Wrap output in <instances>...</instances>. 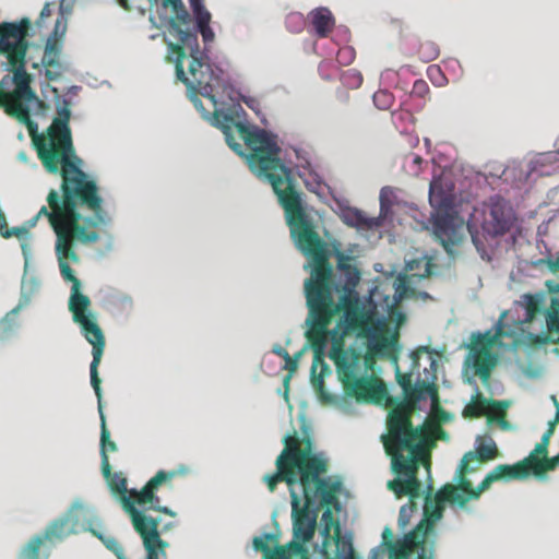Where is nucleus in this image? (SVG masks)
<instances>
[{"label":"nucleus","instance_id":"52","mask_svg":"<svg viewBox=\"0 0 559 559\" xmlns=\"http://www.w3.org/2000/svg\"><path fill=\"white\" fill-rule=\"evenodd\" d=\"M554 269L555 270H559V257L556 259V261L554 262Z\"/></svg>","mask_w":559,"mask_h":559},{"label":"nucleus","instance_id":"21","mask_svg":"<svg viewBox=\"0 0 559 559\" xmlns=\"http://www.w3.org/2000/svg\"><path fill=\"white\" fill-rule=\"evenodd\" d=\"M253 547L263 554L264 559H290L287 545L278 546V537L274 534H264L254 537Z\"/></svg>","mask_w":559,"mask_h":559},{"label":"nucleus","instance_id":"43","mask_svg":"<svg viewBox=\"0 0 559 559\" xmlns=\"http://www.w3.org/2000/svg\"><path fill=\"white\" fill-rule=\"evenodd\" d=\"M437 183L436 182H431L430 183V190H429V199H430V202L433 203V202H438L437 200ZM443 202V200H440L439 203L441 204Z\"/></svg>","mask_w":559,"mask_h":559},{"label":"nucleus","instance_id":"34","mask_svg":"<svg viewBox=\"0 0 559 559\" xmlns=\"http://www.w3.org/2000/svg\"><path fill=\"white\" fill-rule=\"evenodd\" d=\"M419 52L426 58L427 61L435 60L439 56V49L435 44L421 45Z\"/></svg>","mask_w":559,"mask_h":559},{"label":"nucleus","instance_id":"28","mask_svg":"<svg viewBox=\"0 0 559 559\" xmlns=\"http://www.w3.org/2000/svg\"><path fill=\"white\" fill-rule=\"evenodd\" d=\"M476 461L488 462L496 459L499 455L496 442L492 439H489L486 443H480L476 448Z\"/></svg>","mask_w":559,"mask_h":559},{"label":"nucleus","instance_id":"29","mask_svg":"<svg viewBox=\"0 0 559 559\" xmlns=\"http://www.w3.org/2000/svg\"><path fill=\"white\" fill-rule=\"evenodd\" d=\"M31 221H32V218L26 222V226L13 227V228H9L5 223L1 224L0 234L3 238H7V239L11 238V237H16L20 240H24L28 237L29 229L34 227V226L29 225Z\"/></svg>","mask_w":559,"mask_h":559},{"label":"nucleus","instance_id":"12","mask_svg":"<svg viewBox=\"0 0 559 559\" xmlns=\"http://www.w3.org/2000/svg\"><path fill=\"white\" fill-rule=\"evenodd\" d=\"M355 360L350 366L336 361V373L342 382L344 394L354 397L358 403H379L386 394L383 381L376 374H362L354 371Z\"/></svg>","mask_w":559,"mask_h":559},{"label":"nucleus","instance_id":"32","mask_svg":"<svg viewBox=\"0 0 559 559\" xmlns=\"http://www.w3.org/2000/svg\"><path fill=\"white\" fill-rule=\"evenodd\" d=\"M525 298H526V305H525L526 320L531 321L539 312V302L532 295H527Z\"/></svg>","mask_w":559,"mask_h":559},{"label":"nucleus","instance_id":"42","mask_svg":"<svg viewBox=\"0 0 559 559\" xmlns=\"http://www.w3.org/2000/svg\"><path fill=\"white\" fill-rule=\"evenodd\" d=\"M272 352L284 360H288L289 353L281 345H275Z\"/></svg>","mask_w":559,"mask_h":559},{"label":"nucleus","instance_id":"22","mask_svg":"<svg viewBox=\"0 0 559 559\" xmlns=\"http://www.w3.org/2000/svg\"><path fill=\"white\" fill-rule=\"evenodd\" d=\"M308 17L319 38H326L334 29L335 19L332 12L325 7L313 9Z\"/></svg>","mask_w":559,"mask_h":559},{"label":"nucleus","instance_id":"37","mask_svg":"<svg viewBox=\"0 0 559 559\" xmlns=\"http://www.w3.org/2000/svg\"><path fill=\"white\" fill-rule=\"evenodd\" d=\"M354 50L349 47H344V48H341L337 52V60L338 62L341 63H350L352 60L354 59Z\"/></svg>","mask_w":559,"mask_h":559},{"label":"nucleus","instance_id":"5","mask_svg":"<svg viewBox=\"0 0 559 559\" xmlns=\"http://www.w3.org/2000/svg\"><path fill=\"white\" fill-rule=\"evenodd\" d=\"M429 396L433 404L439 402L438 386L435 383L420 381L414 384L406 396V402L395 406L388 416V433L382 436L386 454L391 457V469L397 476L389 480L388 488L397 498L408 496L409 506H403L400 519L406 511H413V499L420 496L421 484L418 479L420 464L430 467L429 454L423 443L425 431L423 427H414L412 413L416 403Z\"/></svg>","mask_w":559,"mask_h":559},{"label":"nucleus","instance_id":"7","mask_svg":"<svg viewBox=\"0 0 559 559\" xmlns=\"http://www.w3.org/2000/svg\"><path fill=\"white\" fill-rule=\"evenodd\" d=\"M357 328L348 326L345 322L337 321L335 328L329 330L328 341H331L329 357L334 365L338 361L340 366H350L352 360H355L354 371L362 374H374L376 357L378 355L393 357L396 360L394 340L388 337H382L376 343L370 344L365 355L354 348L346 349L344 337Z\"/></svg>","mask_w":559,"mask_h":559},{"label":"nucleus","instance_id":"11","mask_svg":"<svg viewBox=\"0 0 559 559\" xmlns=\"http://www.w3.org/2000/svg\"><path fill=\"white\" fill-rule=\"evenodd\" d=\"M78 520L71 511L51 521L41 534L33 536L22 548L19 559H48L50 548L75 534Z\"/></svg>","mask_w":559,"mask_h":559},{"label":"nucleus","instance_id":"24","mask_svg":"<svg viewBox=\"0 0 559 559\" xmlns=\"http://www.w3.org/2000/svg\"><path fill=\"white\" fill-rule=\"evenodd\" d=\"M103 476L108 483V486L110 490L119 496V499L121 501L122 508L124 509V501H129L132 507H135L136 501L134 500L133 496L131 495V490H128L127 488V479L123 477L121 473H112L111 466L109 465V474H106L105 471L102 468Z\"/></svg>","mask_w":559,"mask_h":559},{"label":"nucleus","instance_id":"31","mask_svg":"<svg viewBox=\"0 0 559 559\" xmlns=\"http://www.w3.org/2000/svg\"><path fill=\"white\" fill-rule=\"evenodd\" d=\"M394 102V97L392 93L380 90L373 94V103L374 105L382 110L389 109Z\"/></svg>","mask_w":559,"mask_h":559},{"label":"nucleus","instance_id":"30","mask_svg":"<svg viewBox=\"0 0 559 559\" xmlns=\"http://www.w3.org/2000/svg\"><path fill=\"white\" fill-rule=\"evenodd\" d=\"M211 13H204L197 20L198 32H200L204 44L212 43L214 40V32L210 26Z\"/></svg>","mask_w":559,"mask_h":559},{"label":"nucleus","instance_id":"23","mask_svg":"<svg viewBox=\"0 0 559 559\" xmlns=\"http://www.w3.org/2000/svg\"><path fill=\"white\" fill-rule=\"evenodd\" d=\"M61 52V44L56 38H48L45 46L41 63L46 67L45 75L49 81H55L60 76V72L49 68L59 67V57Z\"/></svg>","mask_w":559,"mask_h":559},{"label":"nucleus","instance_id":"13","mask_svg":"<svg viewBox=\"0 0 559 559\" xmlns=\"http://www.w3.org/2000/svg\"><path fill=\"white\" fill-rule=\"evenodd\" d=\"M325 507L321 516L322 556L324 559H359L354 551L352 537L341 534L340 522L334 518L331 506Z\"/></svg>","mask_w":559,"mask_h":559},{"label":"nucleus","instance_id":"6","mask_svg":"<svg viewBox=\"0 0 559 559\" xmlns=\"http://www.w3.org/2000/svg\"><path fill=\"white\" fill-rule=\"evenodd\" d=\"M31 20L23 17L20 23L0 25V57L5 61L1 67L8 72L0 80V108L26 126L29 134L37 132V123L31 119L29 105L41 103L31 87L32 75L26 71V53L29 48Z\"/></svg>","mask_w":559,"mask_h":559},{"label":"nucleus","instance_id":"47","mask_svg":"<svg viewBox=\"0 0 559 559\" xmlns=\"http://www.w3.org/2000/svg\"><path fill=\"white\" fill-rule=\"evenodd\" d=\"M392 536H393V533H392L391 528L385 527L383 533H382L383 540L384 542L391 540Z\"/></svg>","mask_w":559,"mask_h":559},{"label":"nucleus","instance_id":"20","mask_svg":"<svg viewBox=\"0 0 559 559\" xmlns=\"http://www.w3.org/2000/svg\"><path fill=\"white\" fill-rule=\"evenodd\" d=\"M546 324L548 333L531 334L530 341L532 344L542 346L549 343L559 344V299L554 298L551 306L547 311Z\"/></svg>","mask_w":559,"mask_h":559},{"label":"nucleus","instance_id":"41","mask_svg":"<svg viewBox=\"0 0 559 559\" xmlns=\"http://www.w3.org/2000/svg\"><path fill=\"white\" fill-rule=\"evenodd\" d=\"M297 367V357L293 358L290 355H288V360H285V369H287L289 372H295Z\"/></svg>","mask_w":559,"mask_h":559},{"label":"nucleus","instance_id":"17","mask_svg":"<svg viewBox=\"0 0 559 559\" xmlns=\"http://www.w3.org/2000/svg\"><path fill=\"white\" fill-rule=\"evenodd\" d=\"M463 222L450 214H441L435 218L433 231L447 252H452V247L463 239Z\"/></svg>","mask_w":559,"mask_h":559},{"label":"nucleus","instance_id":"25","mask_svg":"<svg viewBox=\"0 0 559 559\" xmlns=\"http://www.w3.org/2000/svg\"><path fill=\"white\" fill-rule=\"evenodd\" d=\"M444 502H449V500L441 499L439 497V491L436 493L433 499L429 497L426 498L424 507L425 519L423 521L430 525V528L427 531V536L432 531L433 523L442 518Z\"/></svg>","mask_w":559,"mask_h":559},{"label":"nucleus","instance_id":"51","mask_svg":"<svg viewBox=\"0 0 559 559\" xmlns=\"http://www.w3.org/2000/svg\"><path fill=\"white\" fill-rule=\"evenodd\" d=\"M414 163H415V164H420V163H421V157H420V156H418V155H416V156L414 157Z\"/></svg>","mask_w":559,"mask_h":559},{"label":"nucleus","instance_id":"38","mask_svg":"<svg viewBox=\"0 0 559 559\" xmlns=\"http://www.w3.org/2000/svg\"><path fill=\"white\" fill-rule=\"evenodd\" d=\"M192 11L195 15V20H199L204 13H210L203 5L201 0H189Z\"/></svg>","mask_w":559,"mask_h":559},{"label":"nucleus","instance_id":"46","mask_svg":"<svg viewBox=\"0 0 559 559\" xmlns=\"http://www.w3.org/2000/svg\"><path fill=\"white\" fill-rule=\"evenodd\" d=\"M50 15H51V4L50 3H46L44 5V8L41 9L40 17L45 19V17H48Z\"/></svg>","mask_w":559,"mask_h":559},{"label":"nucleus","instance_id":"54","mask_svg":"<svg viewBox=\"0 0 559 559\" xmlns=\"http://www.w3.org/2000/svg\"><path fill=\"white\" fill-rule=\"evenodd\" d=\"M23 19H21L20 21H16L15 23H20ZM5 22H2L0 23V25L4 24Z\"/></svg>","mask_w":559,"mask_h":559},{"label":"nucleus","instance_id":"27","mask_svg":"<svg viewBox=\"0 0 559 559\" xmlns=\"http://www.w3.org/2000/svg\"><path fill=\"white\" fill-rule=\"evenodd\" d=\"M495 403L496 402L485 399L481 393L477 392L472 401L466 405L464 415L474 418L480 417L485 415L489 406Z\"/></svg>","mask_w":559,"mask_h":559},{"label":"nucleus","instance_id":"19","mask_svg":"<svg viewBox=\"0 0 559 559\" xmlns=\"http://www.w3.org/2000/svg\"><path fill=\"white\" fill-rule=\"evenodd\" d=\"M429 528V524L420 521L402 543L392 547L390 559H408L414 551L418 550H420V554H426L427 531Z\"/></svg>","mask_w":559,"mask_h":559},{"label":"nucleus","instance_id":"2","mask_svg":"<svg viewBox=\"0 0 559 559\" xmlns=\"http://www.w3.org/2000/svg\"><path fill=\"white\" fill-rule=\"evenodd\" d=\"M70 102L62 100L57 107V116L46 133L34 138L37 156L49 174H61V192L51 189L47 195V206H41L29 225L45 216L57 236L56 254L61 276L71 282L69 310L73 321L94 319L90 311L91 300L81 293V282L74 275L69 262L79 263L80 257L73 248L74 240L81 243H95L99 240L98 226L107 225L110 217L103 207L104 200L99 187L82 170V159L75 154L69 121Z\"/></svg>","mask_w":559,"mask_h":559},{"label":"nucleus","instance_id":"33","mask_svg":"<svg viewBox=\"0 0 559 559\" xmlns=\"http://www.w3.org/2000/svg\"><path fill=\"white\" fill-rule=\"evenodd\" d=\"M396 378L406 397L407 394L411 392L412 388L414 386V384L412 383V376L409 373H401L400 371H397Z\"/></svg>","mask_w":559,"mask_h":559},{"label":"nucleus","instance_id":"45","mask_svg":"<svg viewBox=\"0 0 559 559\" xmlns=\"http://www.w3.org/2000/svg\"><path fill=\"white\" fill-rule=\"evenodd\" d=\"M435 74H438L442 81L445 80V78L443 76V74L441 73V70L439 67H429L428 69V75L430 76V79H433V75Z\"/></svg>","mask_w":559,"mask_h":559},{"label":"nucleus","instance_id":"35","mask_svg":"<svg viewBox=\"0 0 559 559\" xmlns=\"http://www.w3.org/2000/svg\"><path fill=\"white\" fill-rule=\"evenodd\" d=\"M391 191L389 190V188H383L380 192V213L382 216H386L392 203L389 199V193Z\"/></svg>","mask_w":559,"mask_h":559},{"label":"nucleus","instance_id":"15","mask_svg":"<svg viewBox=\"0 0 559 559\" xmlns=\"http://www.w3.org/2000/svg\"><path fill=\"white\" fill-rule=\"evenodd\" d=\"M186 471L183 468L171 469V471H158L141 490L131 489V495L133 496L136 504L140 506H148L147 509L158 511L168 515H175V513L168 509L167 507L160 506V498L156 496V490L162 486L166 485L168 487L173 486V480L180 476L185 475Z\"/></svg>","mask_w":559,"mask_h":559},{"label":"nucleus","instance_id":"39","mask_svg":"<svg viewBox=\"0 0 559 559\" xmlns=\"http://www.w3.org/2000/svg\"><path fill=\"white\" fill-rule=\"evenodd\" d=\"M429 92L427 83L423 80H417L414 83L413 93L419 97H424Z\"/></svg>","mask_w":559,"mask_h":559},{"label":"nucleus","instance_id":"3","mask_svg":"<svg viewBox=\"0 0 559 559\" xmlns=\"http://www.w3.org/2000/svg\"><path fill=\"white\" fill-rule=\"evenodd\" d=\"M128 11H145L156 7L159 19L168 24L169 35L176 40L168 44L170 60L175 62L177 79L186 84L194 107L212 124L219 128L228 146L242 154V145L236 142V122L231 116L217 109V94L222 79L216 75L200 51L197 29L182 0H117Z\"/></svg>","mask_w":559,"mask_h":559},{"label":"nucleus","instance_id":"8","mask_svg":"<svg viewBox=\"0 0 559 559\" xmlns=\"http://www.w3.org/2000/svg\"><path fill=\"white\" fill-rule=\"evenodd\" d=\"M124 511L129 514L134 531L142 539L145 559H168L167 548L169 544L162 538L158 530L160 519L145 514V512L132 507L129 501H124ZM91 532L115 554L117 559H128L123 547L115 537L104 536L93 528H91Z\"/></svg>","mask_w":559,"mask_h":559},{"label":"nucleus","instance_id":"44","mask_svg":"<svg viewBox=\"0 0 559 559\" xmlns=\"http://www.w3.org/2000/svg\"><path fill=\"white\" fill-rule=\"evenodd\" d=\"M532 452L538 456L546 457L548 454V448L537 443Z\"/></svg>","mask_w":559,"mask_h":559},{"label":"nucleus","instance_id":"48","mask_svg":"<svg viewBox=\"0 0 559 559\" xmlns=\"http://www.w3.org/2000/svg\"><path fill=\"white\" fill-rule=\"evenodd\" d=\"M430 267H431V264L429 261H426L425 262V272L423 274H420L421 277H425V276H428L430 275Z\"/></svg>","mask_w":559,"mask_h":559},{"label":"nucleus","instance_id":"26","mask_svg":"<svg viewBox=\"0 0 559 559\" xmlns=\"http://www.w3.org/2000/svg\"><path fill=\"white\" fill-rule=\"evenodd\" d=\"M344 222L352 227L371 229L380 226L378 218L367 217L362 211L349 209L344 213Z\"/></svg>","mask_w":559,"mask_h":559},{"label":"nucleus","instance_id":"10","mask_svg":"<svg viewBox=\"0 0 559 559\" xmlns=\"http://www.w3.org/2000/svg\"><path fill=\"white\" fill-rule=\"evenodd\" d=\"M474 461H476V455L473 451L464 454L455 475L457 485L445 484L442 486L439 490L441 499L449 500L450 503H456L463 508L468 501L478 499L481 492L489 489L493 483L502 480L501 474L497 471L496 466L486 475L477 488H473L467 474L475 471V468L469 467V463Z\"/></svg>","mask_w":559,"mask_h":559},{"label":"nucleus","instance_id":"16","mask_svg":"<svg viewBox=\"0 0 559 559\" xmlns=\"http://www.w3.org/2000/svg\"><path fill=\"white\" fill-rule=\"evenodd\" d=\"M514 222L512 209L501 199L491 201L485 213L483 229L491 236H502L508 233Z\"/></svg>","mask_w":559,"mask_h":559},{"label":"nucleus","instance_id":"4","mask_svg":"<svg viewBox=\"0 0 559 559\" xmlns=\"http://www.w3.org/2000/svg\"><path fill=\"white\" fill-rule=\"evenodd\" d=\"M295 433L284 438V449L276 459V473L265 475L271 492L281 481L289 488L293 518V540L287 544L292 558L310 559L305 544L316 533L318 511L323 506H336L338 484L321 476L328 472V461L312 453L310 439L305 445Z\"/></svg>","mask_w":559,"mask_h":559},{"label":"nucleus","instance_id":"14","mask_svg":"<svg viewBox=\"0 0 559 559\" xmlns=\"http://www.w3.org/2000/svg\"><path fill=\"white\" fill-rule=\"evenodd\" d=\"M501 334V330H499L495 335H479L474 340L469 348L466 362L474 368L475 374L478 376L485 384L488 383L498 361L497 355L492 353V348Z\"/></svg>","mask_w":559,"mask_h":559},{"label":"nucleus","instance_id":"36","mask_svg":"<svg viewBox=\"0 0 559 559\" xmlns=\"http://www.w3.org/2000/svg\"><path fill=\"white\" fill-rule=\"evenodd\" d=\"M559 464V454H557L556 456H552V457H544V461H543V478L542 479H545L546 478V473L549 472V471H554Z\"/></svg>","mask_w":559,"mask_h":559},{"label":"nucleus","instance_id":"50","mask_svg":"<svg viewBox=\"0 0 559 559\" xmlns=\"http://www.w3.org/2000/svg\"><path fill=\"white\" fill-rule=\"evenodd\" d=\"M558 421H559V408H558V411H557V413H556V417H555V419H554V420H551L550 423H555V426H556Z\"/></svg>","mask_w":559,"mask_h":559},{"label":"nucleus","instance_id":"1","mask_svg":"<svg viewBox=\"0 0 559 559\" xmlns=\"http://www.w3.org/2000/svg\"><path fill=\"white\" fill-rule=\"evenodd\" d=\"M236 130L245 142L246 156L250 169L260 178L267 180L278 202L284 209L287 225L290 228L298 249L311 258L310 277L305 281V296L308 307L306 337L317 358L321 357L328 345L329 325L335 316L348 326H360L362 314L359 296L355 290L360 281V272L350 263L352 258L338 252L337 267L345 277L343 294L338 301L334 299L333 269L329 262L325 245L314 230L302 207L301 195L297 191L290 169L280 158L281 147L276 135L245 123L236 124Z\"/></svg>","mask_w":559,"mask_h":559},{"label":"nucleus","instance_id":"9","mask_svg":"<svg viewBox=\"0 0 559 559\" xmlns=\"http://www.w3.org/2000/svg\"><path fill=\"white\" fill-rule=\"evenodd\" d=\"M80 325L82 333L86 341L93 346L92 355L93 359L90 366L91 384L95 391L98 400V412L100 417V455H102V468L106 474H109V457L108 452L117 451V444L110 440V432L106 425L105 414L103 412L102 404V388L100 379L98 376V366L100 364L104 349H105V336L100 326L94 319H84L74 321Z\"/></svg>","mask_w":559,"mask_h":559},{"label":"nucleus","instance_id":"49","mask_svg":"<svg viewBox=\"0 0 559 559\" xmlns=\"http://www.w3.org/2000/svg\"><path fill=\"white\" fill-rule=\"evenodd\" d=\"M416 559H433L432 551H430L429 556H427V554H418V557Z\"/></svg>","mask_w":559,"mask_h":559},{"label":"nucleus","instance_id":"53","mask_svg":"<svg viewBox=\"0 0 559 559\" xmlns=\"http://www.w3.org/2000/svg\"><path fill=\"white\" fill-rule=\"evenodd\" d=\"M59 25H60V22H59V21H57L56 26H55V34H57V33H58Z\"/></svg>","mask_w":559,"mask_h":559},{"label":"nucleus","instance_id":"18","mask_svg":"<svg viewBox=\"0 0 559 559\" xmlns=\"http://www.w3.org/2000/svg\"><path fill=\"white\" fill-rule=\"evenodd\" d=\"M544 457L531 452L521 462L514 465L499 464L497 471L500 472L502 480L524 479L533 474L536 478H543Z\"/></svg>","mask_w":559,"mask_h":559},{"label":"nucleus","instance_id":"40","mask_svg":"<svg viewBox=\"0 0 559 559\" xmlns=\"http://www.w3.org/2000/svg\"><path fill=\"white\" fill-rule=\"evenodd\" d=\"M555 432V423H549V427L548 429L545 431V433L543 435L542 439H540V442H538L540 445H544V447H549V441H550V438L551 436L554 435Z\"/></svg>","mask_w":559,"mask_h":559}]
</instances>
